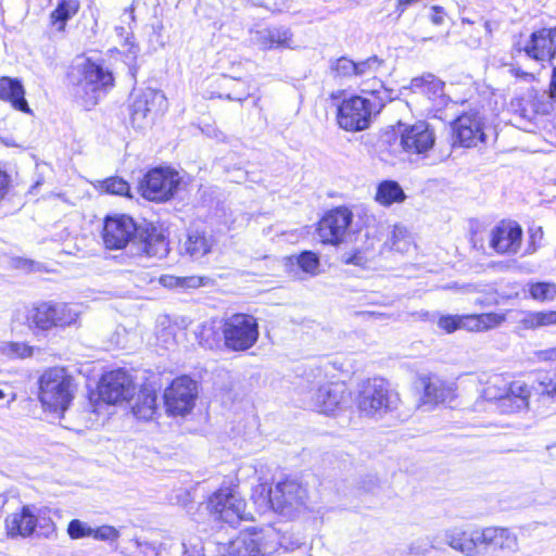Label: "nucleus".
<instances>
[{"label":"nucleus","mask_w":556,"mask_h":556,"mask_svg":"<svg viewBox=\"0 0 556 556\" xmlns=\"http://www.w3.org/2000/svg\"><path fill=\"white\" fill-rule=\"evenodd\" d=\"M102 240L109 250H126L130 257H165L168 252V241L154 227H138L127 215L108 216L104 219Z\"/></svg>","instance_id":"f257e3e1"},{"label":"nucleus","mask_w":556,"mask_h":556,"mask_svg":"<svg viewBox=\"0 0 556 556\" xmlns=\"http://www.w3.org/2000/svg\"><path fill=\"white\" fill-rule=\"evenodd\" d=\"M75 390L73 377L61 367L49 368L39 379L42 406L60 417L70 407Z\"/></svg>","instance_id":"f03ea898"},{"label":"nucleus","mask_w":556,"mask_h":556,"mask_svg":"<svg viewBox=\"0 0 556 556\" xmlns=\"http://www.w3.org/2000/svg\"><path fill=\"white\" fill-rule=\"evenodd\" d=\"M525 55L535 61L541 67L545 64L553 66V75L549 85V98L556 102V65L554 60L556 58V27L541 28L533 31L527 39H519L513 46L514 56Z\"/></svg>","instance_id":"7ed1b4c3"},{"label":"nucleus","mask_w":556,"mask_h":556,"mask_svg":"<svg viewBox=\"0 0 556 556\" xmlns=\"http://www.w3.org/2000/svg\"><path fill=\"white\" fill-rule=\"evenodd\" d=\"M302 401L305 405L321 414L330 415L340 408L349 395L343 382H331L319 371L314 380L301 387Z\"/></svg>","instance_id":"20e7f679"},{"label":"nucleus","mask_w":556,"mask_h":556,"mask_svg":"<svg viewBox=\"0 0 556 556\" xmlns=\"http://www.w3.org/2000/svg\"><path fill=\"white\" fill-rule=\"evenodd\" d=\"M268 501L276 513L294 518L307 509L308 492L296 479L287 478L268 490Z\"/></svg>","instance_id":"39448f33"},{"label":"nucleus","mask_w":556,"mask_h":556,"mask_svg":"<svg viewBox=\"0 0 556 556\" xmlns=\"http://www.w3.org/2000/svg\"><path fill=\"white\" fill-rule=\"evenodd\" d=\"M400 403L399 393L382 378L367 380L359 392L358 408L367 416L393 410Z\"/></svg>","instance_id":"423d86ee"},{"label":"nucleus","mask_w":556,"mask_h":556,"mask_svg":"<svg viewBox=\"0 0 556 556\" xmlns=\"http://www.w3.org/2000/svg\"><path fill=\"white\" fill-rule=\"evenodd\" d=\"M223 333L227 349L243 352L256 343L260 336L258 324L251 315L235 314L225 321Z\"/></svg>","instance_id":"0eeeda50"},{"label":"nucleus","mask_w":556,"mask_h":556,"mask_svg":"<svg viewBox=\"0 0 556 556\" xmlns=\"http://www.w3.org/2000/svg\"><path fill=\"white\" fill-rule=\"evenodd\" d=\"M399 146L412 161H419L428 156L435 143L434 129L428 122L418 121L412 125H401Z\"/></svg>","instance_id":"6e6552de"},{"label":"nucleus","mask_w":556,"mask_h":556,"mask_svg":"<svg viewBox=\"0 0 556 556\" xmlns=\"http://www.w3.org/2000/svg\"><path fill=\"white\" fill-rule=\"evenodd\" d=\"M245 501L229 488L214 492L207 503V508L216 519L233 527L241 520L251 519V514L245 511Z\"/></svg>","instance_id":"1a4fd4ad"},{"label":"nucleus","mask_w":556,"mask_h":556,"mask_svg":"<svg viewBox=\"0 0 556 556\" xmlns=\"http://www.w3.org/2000/svg\"><path fill=\"white\" fill-rule=\"evenodd\" d=\"M114 83L113 74L100 64L86 60L81 65V78L78 83L77 93L84 92V105L87 109L94 106L101 93Z\"/></svg>","instance_id":"9d476101"},{"label":"nucleus","mask_w":556,"mask_h":556,"mask_svg":"<svg viewBox=\"0 0 556 556\" xmlns=\"http://www.w3.org/2000/svg\"><path fill=\"white\" fill-rule=\"evenodd\" d=\"M375 104L363 97L354 96L342 101L337 110L340 128L346 131H362L370 125Z\"/></svg>","instance_id":"9b49d317"},{"label":"nucleus","mask_w":556,"mask_h":556,"mask_svg":"<svg viewBox=\"0 0 556 556\" xmlns=\"http://www.w3.org/2000/svg\"><path fill=\"white\" fill-rule=\"evenodd\" d=\"M274 528L241 532L229 545L230 556H267L274 553Z\"/></svg>","instance_id":"f8f14e48"},{"label":"nucleus","mask_w":556,"mask_h":556,"mask_svg":"<svg viewBox=\"0 0 556 556\" xmlns=\"http://www.w3.org/2000/svg\"><path fill=\"white\" fill-rule=\"evenodd\" d=\"M180 184L179 174L168 168L148 172L140 182L142 195L150 201L163 202L170 199Z\"/></svg>","instance_id":"ddd939ff"},{"label":"nucleus","mask_w":556,"mask_h":556,"mask_svg":"<svg viewBox=\"0 0 556 556\" xmlns=\"http://www.w3.org/2000/svg\"><path fill=\"white\" fill-rule=\"evenodd\" d=\"M198 395L197 382L187 376L176 378L165 389L164 403L170 415L184 416L193 408Z\"/></svg>","instance_id":"4468645a"},{"label":"nucleus","mask_w":556,"mask_h":556,"mask_svg":"<svg viewBox=\"0 0 556 556\" xmlns=\"http://www.w3.org/2000/svg\"><path fill=\"white\" fill-rule=\"evenodd\" d=\"M167 108L165 94L156 89L147 88L139 93L131 105V124L143 129L152 121V115L163 113Z\"/></svg>","instance_id":"2eb2a0df"},{"label":"nucleus","mask_w":556,"mask_h":556,"mask_svg":"<svg viewBox=\"0 0 556 556\" xmlns=\"http://www.w3.org/2000/svg\"><path fill=\"white\" fill-rule=\"evenodd\" d=\"M353 220V213L348 207H336L321 218L318 225V236L326 244L338 245L345 241Z\"/></svg>","instance_id":"dca6fc26"},{"label":"nucleus","mask_w":556,"mask_h":556,"mask_svg":"<svg viewBox=\"0 0 556 556\" xmlns=\"http://www.w3.org/2000/svg\"><path fill=\"white\" fill-rule=\"evenodd\" d=\"M454 140L462 147H477L484 142L486 135L484 132V119L476 111H470L459 115L452 124Z\"/></svg>","instance_id":"f3484780"},{"label":"nucleus","mask_w":556,"mask_h":556,"mask_svg":"<svg viewBox=\"0 0 556 556\" xmlns=\"http://www.w3.org/2000/svg\"><path fill=\"white\" fill-rule=\"evenodd\" d=\"M481 545L489 547L492 556H515L520 549L518 533L506 527L482 529Z\"/></svg>","instance_id":"a211bd4d"},{"label":"nucleus","mask_w":556,"mask_h":556,"mask_svg":"<svg viewBox=\"0 0 556 556\" xmlns=\"http://www.w3.org/2000/svg\"><path fill=\"white\" fill-rule=\"evenodd\" d=\"M134 392L135 386L132 380L124 369L106 372L99 384L100 396L111 404L129 400Z\"/></svg>","instance_id":"6ab92c4d"},{"label":"nucleus","mask_w":556,"mask_h":556,"mask_svg":"<svg viewBox=\"0 0 556 556\" xmlns=\"http://www.w3.org/2000/svg\"><path fill=\"white\" fill-rule=\"evenodd\" d=\"M293 33L286 26H270L250 31V42L262 51L294 49Z\"/></svg>","instance_id":"aec40b11"},{"label":"nucleus","mask_w":556,"mask_h":556,"mask_svg":"<svg viewBox=\"0 0 556 556\" xmlns=\"http://www.w3.org/2000/svg\"><path fill=\"white\" fill-rule=\"evenodd\" d=\"M547 105L545 92L534 88L528 89L523 94L517 96L510 101L511 111L525 122H531L540 113H547Z\"/></svg>","instance_id":"412c9836"},{"label":"nucleus","mask_w":556,"mask_h":556,"mask_svg":"<svg viewBox=\"0 0 556 556\" xmlns=\"http://www.w3.org/2000/svg\"><path fill=\"white\" fill-rule=\"evenodd\" d=\"M443 541L465 556H484L480 549L481 530L466 531L462 528H451L444 531Z\"/></svg>","instance_id":"4be33fe9"},{"label":"nucleus","mask_w":556,"mask_h":556,"mask_svg":"<svg viewBox=\"0 0 556 556\" xmlns=\"http://www.w3.org/2000/svg\"><path fill=\"white\" fill-rule=\"evenodd\" d=\"M444 81L428 73L413 78L410 89L414 93L425 96L431 103L432 109L440 111L448 101L444 93Z\"/></svg>","instance_id":"5701e85b"},{"label":"nucleus","mask_w":556,"mask_h":556,"mask_svg":"<svg viewBox=\"0 0 556 556\" xmlns=\"http://www.w3.org/2000/svg\"><path fill=\"white\" fill-rule=\"evenodd\" d=\"M522 229L515 222H502L492 230L491 247L498 253L515 254L521 245Z\"/></svg>","instance_id":"b1692460"},{"label":"nucleus","mask_w":556,"mask_h":556,"mask_svg":"<svg viewBox=\"0 0 556 556\" xmlns=\"http://www.w3.org/2000/svg\"><path fill=\"white\" fill-rule=\"evenodd\" d=\"M424 384V405H438L450 402L455 396V388L453 383L446 382L437 376L422 377Z\"/></svg>","instance_id":"393cba45"},{"label":"nucleus","mask_w":556,"mask_h":556,"mask_svg":"<svg viewBox=\"0 0 556 556\" xmlns=\"http://www.w3.org/2000/svg\"><path fill=\"white\" fill-rule=\"evenodd\" d=\"M38 523L39 519L29 506H23L20 511L12 513L5 518L7 533L11 538L31 535Z\"/></svg>","instance_id":"a878e982"},{"label":"nucleus","mask_w":556,"mask_h":556,"mask_svg":"<svg viewBox=\"0 0 556 556\" xmlns=\"http://www.w3.org/2000/svg\"><path fill=\"white\" fill-rule=\"evenodd\" d=\"M319 256L312 251H303L300 254L291 255L286 261V267L294 278L303 279L302 274L316 276L319 273Z\"/></svg>","instance_id":"bb28decb"},{"label":"nucleus","mask_w":556,"mask_h":556,"mask_svg":"<svg viewBox=\"0 0 556 556\" xmlns=\"http://www.w3.org/2000/svg\"><path fill=\"white\" fill-rule=\"evenodd\" d=\"M238 72H233V75H224L220 87L225 91L224 94H219V98L225 97L230 101L242 102L251 96V83L252 77H241Z\"/></svg>","instance_id":"cd10ccee"},{"label":"nucleus","mask_w":556,"mask_h":556,"mask_svg":"<svg viewBox=\"0 0 556 556\" xmlns=\"http://www.w3.org/2000/svg\"><path fill=\"white\" fill-rule=\"evenodd\" d=\"M0 99L10 102L15 110L30 112L24 87L17 78L7 76L0 78Z\"/></svg>","instance_id":"c85d7f7f"},{"label":"nucleus","mask_w":556,"mask_h":556,"mask_svg":"<svg viewBox=\"0 0 556 556\" xmlns=\"http://www.w3.org/2000/svg\"><path fill=\"white\" fill-rule=\"evenodd\" d=\"M530 391L525 382H511V390L497 402L502 413L513 414L526 409L529 404Z\"/></svg>","instance_id":"c756f323"},{"label":"nucleus","mask_w":556,"mask_h":556,"mask_svg":"<svg viewBox=\"0 0 556 556\" xmlns=\"http://www.w3.org/2000/svg\"><path fill=\"white\" fill-rule=\"evenodd\" d=\"M27 326L36 336L55 328V319L51 309V302H41L33 306L26 315Z\"/></svg>","instance_id":"7c9ffc66"},{"label":"nucleus","mask_w":556,"mask_h":556,"mask_svg":"<svg viewBox=\"0 0 556 556\" xmlns=\"http://www.w3.org/2000/svg\"><path fill=\"white\" fill-rule=\"evenodd\" d=\"M213 240L199 230H190L187 235L182 249L190 257L198 260L211 252Z\"/></svg>","instance_id":"2f4dec72"},{"label":"nucleus","mask_w":556,"mask_h":556,"mask_svg":"<svg viewBox=\"0 0 556 556\" xmlns=\"http://www.w3.org/2000/svg\"><path fill=\"white\" fill-rule=\"evenodd\" d=\"M504 316L495 313L479 315H460V329L469 331H483L500 326Z\"/></svg>","instance_id":"473e14b6"},{"label":"nucleus","mask_w":556,"mask_h":556,"mask_svg":"<svg viewBox=\"0 0 556 556\" xmlns=\"http://www.w3.org/2000/svg\"><path fill=\"white\" fill-rule=\"evenodd\" d=\"M518 326L526 330L556 325V311H527L520 314Z\"/></svg>","instance_id":"72a5a7b5"},{"label":"nucleus","mask_w":556,"mask_h":556,"mask_svg":"<svg viewBox=\"0 0 556 556\" xmlns=\"http://www.w3.org/2000/svg\"><path fill=\"white\" fill-rule=\"evenodd\" d=\"M375 199L379 204L390 206L403 202L406 195L397 181L383 180L377 187Z\"/></svg>","instance_id":"f704fd0d"},{"label":"nucleus","mask_w":556,"mask_h":556,"mask_svg":"<svg viewBox=\"0 0 556 556\" xmlns=\"http://www.w3.org/2000/svg\"><path fill=\"white\" fill-rule=\"evenodd\" d=\"M525 292L535 302L551 303L556 300V282L530 280L525 287Z\"/></svg>","instance_id":"c9c22d12"},{"label":"nucleus","mask_w":556,"mask_h":556,"mask_svg":"<svg viewBox=\"0 0 556 556\" xmlns=\"http://www.w3.org/2000/svg\"><path fill=\"white\" fill-rule=\"evenodd\" d=\"M78 10V0H61L50 14L52 25L60 31L64 30L66 22L71 20Z\"/></svg>","instance_id":"e433bc0d"},{"label":"nucleus","mask_w":556,"mask_h":556,"mask_svg":"<svg viewBox=\"0 0 556 556\" xmlns=\"http://www.w3.org/2000/svg\"><path fill=\"white\" fill-rule=\"evenodd\" d=\"M51 309L53 319H55V328H65L74 325L80 314L75 305L62 302H51Z\"/></svg>","instance_id":"4c0bfd02"},{"label":"nucleus","mask_w":556,"mask_h":556,"mask_svg":"<svg viewBox=\"0 0 556 556\" xmlns=\"http://www.w3.org/2000/svg\"><path fill=\"white\" fill-rule=\"evenodd\" d=\"M208 278L200 276L176 277L172 275H164L160 278V282L164 287L180 289H195L204 286Z\"/></svg>","instance_id":"58836bf2"},{"label":"nucleus","mask_w":556,"mask_h":556,"mask_svg":"<svg viewBox=\"0 0 556 556\" xmlns=\"http://www.w3.org/2000/svg\"><path fill=\"white\" fill-rule=\"evenodd\" d=\"M511 390V382H506L501 376H494L483 390V396L488 401L498 402Z\"/></svg>","instance_id":"ea45409f"},{"label":"nucleus","mask_w":556,"mask_h":556,"mask_svg":"<svg viewBox=\"0 0 556 556\" xmlns=\"http://www.w3.org/2000/svg\"><path fill=\"white\" fill-rule=\"evenodd\" d=\"M378 250L374 248V241L370 247L364 249H357L352 253H345L342 255V261L345 264H352L361 267H366L377 255Z\"/></svg>","instance_id":"a19ab883"},{"label":"nucleus","mask_w":556,"mask_h":556,"mask_svg":"<svg viewBox=\"0 0 556 556\" xmlns=\"http://www.w3.org/2000/svg\"><path fill=\"white\" fill-rule=\"evenodd\" d=\"M274 532L277 534V539L274 541V553L278 551L279 547L285 551H294L299 548L303 544V539L293 532H281L274 528Z\"/></svg>","instance_id":"79ce46f5"},{"label":"nucleus","mask_w":556,"mask_h":556,"mask_svg":"<svg viewBox=\"0 0 556 556\" xmlns=\"http://www.w3.org/2000/svg\"><path fill=\"white\" fill-rule=\"evenodd\" d=\"M34 348L22 342H3L0 353L8 357L26 358L33 355Z\"/></svg>","instance_id":"37998d69"},{"label":"nucleus","mask_w":556,"mask_h":556,"mask_svg":"<svg viewBox=\"0 0 556 556\" xmlns=\"http://www.w3.org/2000/svg\"><path fill=\"white\" fill-rule=\"evenodd\" d=\"M143 397L142 403H137L134 406V413L142 418H151L156 410V395L154 393H142L139 400Z\"/></svg>","instance_id":"c03bdc74"},{"label":"nucleus","mask_w":556,"mask_h":556,"mask_svg":"<svg viewBox=\"0 0 556 556\" xmlns=\"http://www.w3.org/2000/svg\"><path fill=\"white\" fill-rule=\"evenodd\" d=\"M356 67L357 62H354L346 56L337 59L336 62L331 65V70L336 72L338 76L344 78L356 77Z\"/></svg>","instance_id":"a18cd8bd"},{"label":"nucleus","mask_w":556,"mask_h":556,"mask_svg":"<svg viewBox=\"0 0 556 556\" xmlns=\"http://www.w3.org/2000/svg\"><path fill=\"white\" fill-rule=\"evenodd\" d=\"M384 64V61L377 55L357 62L356 77L375 75Z\"/></svg>","instance_id":"49530a36"},{"label":"nucleus","mask_w":556,"mask_h":556,"mask_svg":"<svg viewBox=\"0 0 556 556\" xmlns=\"http://www.w3.org/2000/svg\"><path fill=\"white\" fill-rule=\"evenodd\" d=\"M92 532L93 528L78 519H73L67 527V533L74 540L92 536Z\"/></svg>","instance_id":"de8ad7c7"},{"label":"nucleus","mask_w":556,"mask_h":556,"mask_svg":"<svg viewBox=\"0 0 556 556\" xmlns=\"http://www.w3.org/2000/svg\"><path fill=\"white\" fill-rule=\"evenodd\" d=\"M106 192L117 195H126L129 192V185L122 178L111 177L103 181Z\"/></svg>","instance_id":"09e8293b"},{"label":"nucleus","mask_w":556,"mask_h":556,"mask_svg":"<svg viewBox=\"0 0 556 556\" xmlns=\"http://www.w3.org/2000/svg\"><path fill=\"white\" fill-rule=\"evenodd\" d=\"M92 538L99 541L114 542L119 538V532L112 526H101L93 529Z\"/></svg>","instance_id":"8fccbe9b"},{"label":"nucleus","mask_w":556,"mask_h":556,"mask_svg":"<svg viewBox=\"0 0 556 556\" xmlns=\"http://www.w3.org/2000/svg\"><path fill=\"white\" fill-rule=\"evenodd\" d=\"M438 326L447 333H452L460 329V315H443L439 318Z\"/></svg>","instance_id":"3c124183"},{"label":"nucleus","mask_w":556,"mask_h":556,"mask_svg":"<svg viewBox=\"0 0 556 556\" xmlns=\"http://www.w3.org/2000/svg\"><path fill=\"white\" fill-rule=\"evenodd\" d=\"M539 362L556 364V346L535 352Z\"/></svg>","instance_id":"603ef678"},{"label":"nucleus","mask_w":556,"mask_h":556,"mask_svg":"<svg viewBox=\"0 0 556 556\" xmlns=\"http://www.w3.org/2000/svg\"><path fill=\"white\" fill-rule=\"evenodd\" d=\"M444 18H445V13L444 11L442 10V8L440 7H433L431 9V13H430V21L432 24L434 25H441L443 24L444 22Z\"/></svg>","instance_id":"864d4df0"},{"label":"nucleus","mask_w":556,"mask_h":556,"mask_svg":"<svg viewBox=\"0 0 556 556\" xmlns=\"http://www.w3.org/2000/svg\"><path fill=\"white\" fill-rule=\"evenodd\" d=\"M10 177L7 172L0 168V200H2L9 191Z\"/></svg>","instance_id":"5fc2aeb1"},{"label":"nucleus","mask_w":556,"mask_h":556,"mask_svg":"<svg viewBox=\"0 0 556 556\" xmlns=\"http://www.w3.org/2000/svg\"><path fill=\"white\" fill-rule=\"evenodd\" d=\"M408 552L410 555H426L429 548L424 547L422 540H417L409 544Z\"/></svg>","instance_id":"6e6d98bb"},{"label":"nucleus","mask_w":556,"mask_h":556,"mask_svg":"<svg viewBox=\"0 0 556 556\" xmlns=\"http://www.w3.org/2000/svg\"><path fill=\"white\" fill-rule=\"evenodd\" d=\"M511 73L514 74L515 77L521 78L526 81H532L535 79L534 73L526 72V71L521 70L519 66H514L511 68Z\"/></svg>","instance_id":"4d7b16f0"},{"label":"nucleus","mask_w":556,"mask_h":556,"mask_svg":"<svg viewBox=\"0 0 556 556\" xmlns=\"http://www.w3.org/2000/svg\"><path fill=\"white\" fill-rule=\"evenodd\" d=\"M428 541H429V548H431V549H442L441 546H440V543L438 542L437 536L429 538Z\"/></svg>","instance_id":"13d9d810"},{"label":"nucleus","mask_w":556,"mask_h":556,"mask_svg":"<svg viewBox=\"0 0 556 556\" xmlns=\"http://www.w3.org/2000/svg\"><path fill=\"white\" fill-rule=\"evenodd\" d=\"M5 400L8 403H10V402L14 401V395L13 394L10 395V394L5 393L4 390L0 389V401H5Z\"/></svg>","instance_id":"bf43d9fd"},{"label":"nucleus","mask_w":556,"mask_h":556,"mask_svg":"<svg viewBox=\"0 0 556 556\" xmlns=\"http://www.w3.org/2000/svg\"><path fill=\"white\" fill-rule=\"evenodd\" d=\"M381 159L386 162H393L394 160L386 155L384 151H381Z\"/></svg>","instance_id":"052dcab7"},{"label":"nucleus","mask_w":556,"mask_h":556,"mask_svg":"<svg viewBox=\"0 0 556 556\" xmlns=\"http://www.w3.org/2000/svg\"><path fill=\"white\" fill-rule=\"evenodd\" d=\"M374 241V245L377 244L378 248H381V244L379 243V241L375 240L374 238L372 239H369V242L367 243L366 247H370V243ZM376 249V247H374Z\"/></svg>","instance_id":"680f3d73"},{"label":"nucleus","mask_w":556,"mask_h":556,"mask_svg":"<svg viewBox=\"0 0 556 556\" xmlns=\"http://www.w3.org/2000/svg\"><path fill=\"white\" fill-rule=\"evenodd\" d=\"M374 241V245L377 244L378 248H381V244L379 243V241L375 240L374 238L372 239H369V242L367 243L366 247H370V243ZM376 249V247H374Z\"/></svg>","instance_id":"e2e57ef3"},{"label":"nucleus","mask_w":556,"mask_h":556,"mask_svg":"<svg viewBox=\"0 0 556 556\" xmlns=\"http://www.w3.org/2000/svg\"><path fill=\"white\" fill-rule=\"evenodd\" d=\"M139 546L149 547V548H151L152 553H153L154 555H156V553H155V548H154V547H152L149 543L139 544Z\"/></svg>","instance_id":"0e129e2a"},{"label":"nucleus","mask_w":556,"mask_h":556,"mask_svg":"<svg viewBox=\"0 0 556 556\" xmlns=\"http://www.w3.org/2000/svg\"><path fill=\"white\" fill-rule=\"evenodd\" d=\"M42 520L47 523L46 526H47L49 529H51V530L53 529V525H52V522H51L49 519L43 518Z\"/></svg>","instance_id":"69168bd1"},{"label":"nucleus","mask_w":556,"mask_h":556,"mask_svg":"<svg viewBox=\"0 0 556 556\" xmlns=\"http://www.w3.org/2000/svg\"><path fill=\"white\" fill-rule=\"evenodd\" d=\"M397 231L402 233V229H401V228H399V227H395V228H394V231H393V232H394V236H396V232H397Z\"/></svg>","instance_id":"338daca9"},{"label":"nucleus","mask_w":556,"mask_h":556,"mask_svg":"<svg viewBox=\"0 0 556 556\" xmlns=\"http://www.w3.org/2000/svg\"><path fill=\"white\" fill-rule=\"evenodd\" d=\"M200 553V549H194L193 551V554H199Z\"/></svg>","instance_id":"774afa93"}]
</instances>
